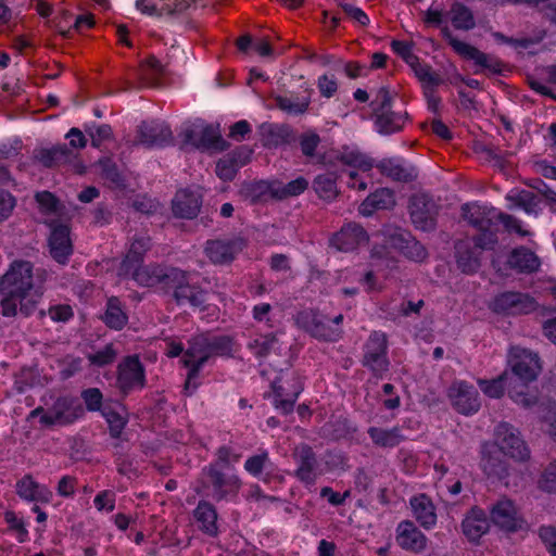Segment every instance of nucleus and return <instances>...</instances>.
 Segmentation results:
<instances>
[{"mask_svg":"<svg viewBox=\"0 0 556 556\" xmlns=\"http://www.w3.org/2000/svg\"><path fill=\"white\" fill-rule=\"evenodd\" d=\"M388 342L383 332H372L365 346L363 365L369 368L377 377H382L389 370V361L387 357Z\"/></svg>","mask_w":556,"mask_h":556,"instance_id":"nucleus-10","label":"nucleus"},{"mask_svg":"<svg viewBox=\"0 0 556 556\" xmlns=\"http://www.w3.org/2000/svg\"><path fill=\"white\" fill-rule=\"evenodd\" d=\"M441 34L453 50L463 59L473 61L475 64L493 74L501 73L502 63L493 55L486 54L476 47L457 39L447 26L441 28Z\"/></svg>","mask_w":556,"mask_h":556,"instance_id":"nucleus-8","label":"nucleus"},{"mask_svg":"<svg viewBox=\"0 0 556 556\" xmlns=\"http://www.w3.org/2000/svg\"><path fill=\"white\" fill-rule=\"evenodd\" d=\"M539 535L546 545L552 556H556V528L554 527H541Z\"/></svg>","mask_w":556,"mask_h":556,"instance_id":"nucleus-64","label":"nucleus"},{"mask_svg":"<svg viewBox=\"0 0 556 556\" xmlns=\"http://www.w3.org/2000/svg\"><path fill=\"white\" fill-rule=\"evenodd\" d=\"M184 142L201 150L224 151L228 148L218 129L212 125L195 123L184 131Z\"/></svg>","mask_w":556,"mask_h":556,"instance_id":"nucleus-11","label":"nucleus"},{"mask_svg":"<svg viewBox=\"0 0 556 556\" xmlns=\"http://www.w3.org/2000/svg\"><path fill=\"white\" fill-rule=\"evenodd\" d=\"M99 165L101 167L102 176L105 179L117 187L123 185V177L119 174L115 163H113L110 159H104L99 161Z\"/></svg>","mask_w":556,"mask_h":556,"instance_id":"nucleus-62","label":"nucleus"},{"mask_svg":"<svg viewBox=\"0 0 556 556\" xmlns=\"http://www.w3.org/2000/svg\"><path fill=\"white\" fill-rule=\"evenodd\" d=\"M136 264L130 270H132V278L141 286L153 287L156 285H163L169 288L172 279L169 276L172 271L178 270L176 267H163L161 265H144L137 266Z\"/></svg>","mask_w":556,"mask_h":556,"instance_id":"nucleus-22","label":"nucleus"},{"mask_svg":"<svg viewBox=\"0 0 556 556\" xmlns=\"http://www.w3.org/2000/svg\"><path fill=\"white\" fill-rule=\"evenodd\" d=\"M320 141V137L316 132L307 131L302 134L299 138L302 154L309 160L317 159V162H321V157L317 154V148Z\"/></svg>","mask_w":556,"mask_h":556,"instance_id":"nucleus-51","label":"nucleus"},{"mask_svg":"<svg viewBox=\"0 0 556 556\" xmlns=\"http://www.w3.org/2000/svg\"><path fill=\"white\" fill-rule=\"evenodd\" d=\"M395 205V197L392 190L380 188L370 193L359 205V213L370 216L378 210H389Z\"/></svg>","mask_w":556,"mask_h":556,"instance_id":"nucleus-33","label":"nucleus"},{"mask_svg":"<svg viewBox=\"0 0 556 556\" xmlns=\"http://www.w3.org/2000/svg\"><path fill=\"white\" fill-rule=\"evenodd\" d=\"M292 456L296 464L294 476L306 485H313L319 475L313 448L307 444H300L294 447Z\"/></svg>","mask_w":556,"mask_h":556,"instance_id":"nucleus-17","label":"nucleus"},{"mask_svg":"<svg viewBox=\"0 0 556 556\" xmlns=\"http://www.w3.org/2000/svg\"><path fill=\"white\" fill-rule=\"evenodd\" d=\"M2 316H16L20 312L24 317L31 315L40 302L43 290L34 289V267L28 261L16 260L12 262L2 275Z\"/></svg>","mask_w":556,"mask_h":556,"instance_id":"nucleus-1","label":"nucleus"},{"mask_svg":"<svg viewBox=\"0 0 556 556\" xmlns=\"http://www.w3.org/2000/svg\"><path fill=\"white\" fill-rule=\"evenodd\" d=\"M508 264L520 273H534L540 267L539 257L525 247L516 248L508 256Z\"/></svg>","mask_w":556,"mask_h":556,"instance_id":"nucleus-36","label":"nucleus"},{"mask_svg":"<svg viewBox=\"0 0 556 556\" xmlns=\"http://www.w3.org/2000/svg\"><path fill=\"white\" fill-rule=\"evenodd\" d=\"M248 349L256 356V357H265L271 352H276L279 350V341L276 334L267 333L256 336L248 343Z\"/></svg>","mask_w":556,"mask_h":556,"instance_id":"nucleus-44","label":"nucleus"},{"mask_svg":"<svg viewBox=\"0 0 556 556\" xmlns=\"http://www.w3.org/2000/svg\"><path fill=\"white\" fill-rule=\"evenodd\" d=\"M308 188V180L304 177H298L288 184L278 181L273 182L271 197L278 200H283L290 197H296L303 193Z\"/></svg>","mask_w":556,"mask_h":556,"instance_id":"nucleus-43","label":"nucleus"},{"mask_svg":"<svg viewBox=\"0 0 556 556\" xmlns=\"http://www.w3.org/2000/svg\"><path fill=\"white\" fill-rule=\"evenodd\" d=\"M338 160L344 165L358 168L363 172H369L372 166V160L357 150L344 148L338 155Z\"/></svg>","mask_w":556,"mask_h":556,"instance_id":"nucleus-45","label":"nucleus"},{"mask_svg":"<svg viewBox=\"0 0 556 556\" xmlns=\"http://www.w3.org/2000/svg\"><path fill=\"white\" fill-rule=\"evenodd\" d=\"M538 488L546 493H556V459L543 469L538 480Z\"/></svg>","mask_w":556,"mask_h":556,"instance_id":"nucleus-55","label":"nucleus"},{"mask_svg":"<svg viewBox=\"0 0 556 556\" xmlns=\"http://www.w3.org/2000/svg\"><path fill=\"white\" fill-rule=\"evenodd\" d=\"M338 4L350 18L357 22L359 25L366 26L369 23V17L362 9L354 7L346 0H338Z\"/></svg>","mask_w":556,"mask_h":556,"instance_id":"nucleus-63","label":"nucleus"},{"mask_svg":"<svg viewBox=\"0 0 556 556\" xmlns=\"http://www.w3.org/2000/svg\"><path fill=\"white\" fill-rule=\"evenodd\" d=\"M17 494L27 501L49 503L52 497V491L43 485L36 482L31 476H25L16 483Z\"/></svg>","mask_w":556,"mask_h":556,"instance_id":"nucleus-32","label":"nucleus"},{"mask_svg":"<svg viewBox=\"0 0 556 556\" xmlns=\"http://www.w3.org/2000/svg\"><path fill=\"white\" fill-rule=\"evenodd\" d=\"M4 519L8 523L7 532L12 534L18 542H25L28 536V531L23 519L13 511H7Z\"/></svg>","mask_w":556,"mask_h":556,"instance_id":"nucleus-54","label":"nucleus"},{"mask_svg":"<svg viewBox=\"0 0 556 556\" xmlns=\"http://www.w3.org/2000/svg\"><path fill=\"white\" fill-rule=\"evenodd\" d=\"M35 199L42 214L51 215L59 212V201L51 192H37Z\"/></svg>","mask_w":556,"mask_h":556,"instance_id":"nucleus-58","label":"nucleus"},{"mask_svg":"<svg viewBox=\"0 0 556 556\" xmlns=\"http://www.w3.org/2000/svg\"><path fill=\"white\" fill-rule=\"evenodd\" d=\"M102 320L108 327L115 330H121L127 324L128 317L117 298L109 299Z\"/></svg>","mask_w":556,"mask_h":556,"instance_id":"nucleus-41","label":"nucleus"},{"mask_svg":"<svg viewBox=\"0 0 556 556\" xmlns=\"http://www.w3.org/2000/svg\"><path fill=\"white\" fill-rule=\"evenodd\" d=\"M450 400L457 412L470 415L480 408L478 391L464 381L455 382L448 391Z\"/></svg>","mask_w":556,"mask_h":556,"instance_id":"nucleus-19","label":"nucleus"},{"mask_svg":"<svg viewBox=\"0 0 556 556\" xmlns=\"http://www.w3.org/2000/svg\"><path fill=\"white\" fill-rule=\"evenodd\" d=\"M401 254L414 262H422L426 260L428 253L425 247L418 242L413 236L408 240V244L404 247Z\"/></svg>","mask_w":556,"mask_h":556,"instance_id":"nucleus-61","label":"nucleus"},{"mask_svg":"<svg viewBox=\"0 0 556 556\" xmlns=\"http://www.w3.org/2000/svg\"><path fill=\"white\" fill-rule=\"evenodd\" d=\"M164 73V65L154 55H150L140 66L142 79L151 85L155 84Z\"/></svg>","mask_w":556,"mask_h":556,"instance_id":"nucleus-50","label":"nucleus"},{"mask_svg":"<svg viewBox=\"0 0 556 556\" xmlns=\"http://www.w3.org/2000/svg\"><path fill=\"white\" fill-rule=\"evenodd\" d=\"M453 26L459 30H471L476 27V21L471 10L460 2H454L448 11Z\"/></svg>","mask_w":556,"mask_h":556,"instance_id":"nucleus-42","label":"nucleus"},{"mask_svg":"<svg viewBox=\"0 0 556 556\" xmlns=\"http://www.w3.org/2000/svg\"><path fill=\"white\" fill-rule=\"evenodd\" d=\"M480 252L477 248H472L468 241H458L455 244V257L457 267L464 274H475L481 265Z\"/></svg>","mask_w":556,"mask_h":556,"instance_id":"nucleus-31","label":"nucleus"},{"mask_svg":"<svg viewBox=\"0 0 556 556\" xmlns=\"http://www.w3.org/2000/svg\"><path fill=\"white\" fill-rule=\"evenodd\" d=\"M85 415L80 401L72 396H62L54 401L51 407L43 409L37 407L30 412V417L40 416L45 426H67Z\"/></svg>","mask_w":556,"mask_h":556,"instance_id":"nucleus-4","label":"nucleus"},{"mask_svg":"<svg viewBox=\"0 0 556 556\" xmlns=\"http://www.w3.org/2000/svg\"><path fill=\"white\" fill-rule=\"evenodd\" d=\"M495 442L500 450L516 460H527L530 457V450L520 437L518 429L508 422H501L495 428Z\"/></svg>","mask_w":556,"mask_h":556,"instance_id":"nucleus-13","label":"nucleus"},{"mask_svg":"<svg viewBox=\"0 0 556 556\" xmlns=\"http://www.w3.org/2000/svg\"><path fill=\"white\" fill-rule=\"evenodd\" d=\"M491 211L477 203H466L462 206V216L472 227L478 230H486L490 228L492 222L489 216Z\"/></svg>","mask_w":556,"mask_h":556,"instance_id":"nucleus-38","label":"nucleus"},{"mask_svg":"<svg viewBox=\"0 0 556 556\" xmlns=\"http://www.w3.org/2000/svg\"><path fill=\"white\" fill-rule=\"evenodd\" d=\"M338 175L336 173H325L317 175L313 180V189L319 199L331 202L339 195L337 187Z\"/></svg>","mask_w":556,"mask_h":556,"instance_id":"nucleus-39","label":"nucleus"},{"mask_svg":"<svg viewBox=\"0 0 556 556\" xmlns=\"http://www.w3.org/2000/svg\"><path fill=\"white\" fill-rule=\"evenodd\" d=\"M306 317L305 329L313 337L325 341H334L340 337L341 330L339 327L330 325V318L328 316L312 312Z\"/></svg>","mask_w":556,"mask_h":556,"instance_id":"nucleus-28","label":"nucleus"},{"mask_svg":"<svg viewBox=\"0 0 556 556\" xmlns=\"http://www.w3.org/2000/svg\"><path fill=\"white\" fill-rule=\"evenodd\" d=\"M245 241L242 238L208 240L204 247V253L216 265L231 263L244 249Z\"/></svg>","mask_w":556,"mask_h":556,"instance_id":"nucleus-16","label":"nucleus"},{"mask_svg":"<svg viewBox=\"0 0 556 556\" xmlns=\"http://www.w3.org/2000/svg\"><path fill=\"white\" fill-rule=\"evenodd\" d=\"M491 522L505 532H517L527 528L526 520L516 504L502 497L490 507Z\"/></svg>","mask_w":556,"mask_h":556,"instance_id":"nucleus-9","label":"nucleus"},{"mask_svg":"<svg viewBox=\"0 0 556 556\" xmlns=\"http://www.w3.org/2000/svg\"><path fill=\"white\" fill-rule=\"evenodd\" d=\"M368 237L364 228L358 224H348L341 228L331 239V244L339 251L350 252L367 242Z\"/></svg>","mask_w":556,"mask_h":556,"instance_id":"nucleus-26","label":"nucleus"},{"mask_svg":"<svg viewBox=\"0 0 556 556\" xmlns=\"http://www.w3.org/2000/svg\"><path fill=\"white\" fill-rule=\"evenodd\" d=\"M201 207L200 195L189 190H179L172 202L176 217L192 219L198 216Z\"/></svg>","mask_w":556,"mask_h":556,"instance_id":"nucleus-29","label":"nucleus"},{"mask_svg":"<svg viewBox=\"0 0 556 556\" xmlns=\"http://www.w3.org/2000/svg\"><path fill=\"white\" fill-rule=\"evenodd\" d=\"M504 379H505V374H503L500 377H497L496 379H492V380L479 379L478 384H479L481 391L485 395L493 397V399H498L504 393Z\"/></svg>","mask_w":556,"mask_h":556,"instance_id":"nucleus-56","label":"nucleus"},{"mask_svg":"<svg viewBox=\"0 0 556 556\" xmlns=\"http://www.w3.org/2000/svg\"><path fill=\"white\" fill-rule=\"evenodd\" d=\"M274 404L277 409L283 414H290L294 404L303 390L302 381L299 377L293 376L288 381L276 380L273 383Z\"/></svg>","mask_w":556,"mask_h":556,"instance_id":"nucleus-18","label":"nucleus"},{"mask_svg":"<svg viewBox=\"0 0 556 556\" xmlns=\"http://www.w3.org/2000/svg\"><path fill=\"white\" fill-rule=\"evenodd\" d=\"M193 517L203 533L213 538L218 534L217 511L213 504L200 501L193 510Z\"/></svg>","mask_w":556,"mask_h":556,"instance_id":"nucleus-34","label":"nucleus"},{"mask_svg":"<svg viewBox=\"0 0 556 556\" xmlns=\"http://www.w3.org/2000/svg\"><path fill=\"white\" fill-rule=\"evenodd\" d=\"M172 141L173 132L164 122L142 123L139 127V142L147 147H164Z\"/></svg>","mask_w":556,"mask_h":556,"instance_id":"nucleus-25","label":"nucleus"},{"mask_svg":"<svg viewBox=\"0 0 556 556\" xmlns=\"http://www.w3.org/2000/svg\"><path fill=\"white\" fill-rule=\"evenodd\" d=\"M239 167L228 154L220 159L216 164V175L224 181H231L238 172Z\"/></svg>","mask_w":556,"mask_h":556,"instance_id":"nucleus-57","label":"nucleus"},{"mask_svg":"<svg viewBox=\"0 0 556 556\" xmlns=\"http://www.w3.org/2000/svg\"><path fill=\"white\" fill-rule=\"evenodd\" d=\"M409 214L413 224L421 230H432L435 227L438 205L428 194H415L410 199Z\"/></svg>","mask_w":556,"mask_h":556,"instance_id":"nucleus-14","label":"nucleus"},{"mask_svg":"<svg viewBox=\"0 0 556 556\" xmlns=\"http://www.w3.org/2000/svg\"><path fill=\"white\" fill-rule=\"evenodd\" d=\"M144 383V368L138 356L125 357L117 367L118 389L124 393H128L135 389L143 388Z\"/></svg>","mask_w":556,"mask_h":556,"instance_id":"nucleus-15","label":"nucleus"},{"mask_svg":"<svg viewBox=\"0 0 556 556\" xmlns=\"http://www.w3.org/2000/svg\"><path fill=\"white\" fill-rule=\"evenodd\" d=\"M7 3L12 4L10 8L8 4L2 3V34L4 33H21L22 25L20 22V8L24 7L27 0H5ZM28 46V42L24 39L22 34H17L13 40L12 47L18 51H22Z\"/></svg>","mask_w":556,"mask_h":556,"instance_id":"nucleus-21","label":"nucleus"},{"mask_svg":"<svg viewBox=\"0 0 556 556\" xmlns=\"http://www.w3.org/2000/svg\"><path fill=\"white\" fill-rule=\"evenodd\" d=\"M263 129V144L268 148H277L287 141L288 131L283 127L276 125H264Z\"/></svg>","mask_w":556,"mask_h":556,"instance_id":"nucleus-52","label":"nucleus"},{"mask_svg":"<svg viewBox=\"0 0 556 556\" xmlns=\"http://www.w3.org/2000/svg\"><path fill=\"white\" fill-rule=\"evenodd\" d=\"M410 507L414 517L425 529H431L437 523L435 506L426 494H419L410 498Z\"/></svg>","mask_w":556,"mask_h":556,"instance_id":"nucleus-30","label":"nucleus"},{"mask_svg":"<svg viewBox=\"0 0 556 556\" xmlns=\"http://www.w3.org/2000/svg\"><path fill=\"white\" fill-rule=\"evenodd\" d=\"M46 223L51 227V233L49 236L50 254L58 263L64 265L73 253L70 228L63 224L54 225L53 222Z\"/></svg>","mask_w":556,"mask_h":556,"instance_id":"nucleus-20","label":"nucleus"},{"mask_svg":"<svg viewBox=\"0 0 556 556\" xmlns=\"http://www.w3.org/2000/svg\"><path fill=\"white\" fill-rule=\"evenodd\" d=\"M117 354V350L112 343H110L104 345L102 349L88 353L86 357L90 365L103 367L112 364L116 359Z\"/></svg>","mask_w":556,"mask_h":556,"instance_id":"nucleus-49","label":"nucleus"},{"mask_svg":"<svg viewBox=\"0 0 556 556\" xmlns=\"http://www.w3.org/2000/svg\"><path fill=\"white\" fill-rule=\"evenodd\" d=\"M382 232L384 236L386 243L390 248L399 251L400 253L402 252L404 247L408 244V240H410L412 236V233L408 230L391 225L386 226Z\"/></svg>","mask_w":556,"mask_h":556,"instance_id":"nucleus-47","label":"nucleus"},{"mask_svg":"<svg viewBox=\"0 0 556 556\" xmlns=\"http://www.w3.org/2000/svg\"><path fill=\"white\" fill-rule=\"evenodd\" d=\"M375 116V125L381 135L401 131L408 119L406 110L394 103V97L386 87H381L370 103Z\"/></svg>","mask_w":556,"mask_h":556,"instance_id":"nucleus-3","label":"nucleus"},{"mask_svg":"<svg viewBox=\"0 0 556 556\" xmlns=\"http://www.w3.org/2000/svg\"><path fill=\"white\" fill-rule=\"evenodd\" d=\"M170 289H174L173 296L178 305L189 304L194 308L204 311L207 303V292L198 286L190 285V274L182 269L172 271Z\"/></svg>","mask_w":556,"mask_h":556,"instance_id":"nucleus-6","label":"nucleus"},{"mask_svg":"<svg viewBox=\"0 0 556 556\" xmlns=\"http://www.w3.org/2000/svg\"><path fill=\"white\" fill-rule=\"evenodd\" d=\"M396 542L403 549L420 553L427 547V536L410 520L397 525Z\"/></svg>","mask_w":556,"mask_h":556,"instance_id":"nucleus-24","label":"nucleus"},{"mask_svg":"<svg viewBox=\"0 0 556 556\" xmlns=\"http://www.w3.org/2000/svg\"><path fill=\"white\" fill-rule=\"evenodd\" d=\"M536 303L532 296L518 291H505L494 296L490 308L497 314L520 315L534 311Z\"/></svg>","mask_w":556,"mask_h":556,"instance_id":"nucleus-12","label":"nucleus"},{"mask_svg":"<svg viewBox=\"0 0 556 556\" xmlns=\"http://www.w3.org/2000/svg\"><path fill=\"white\" fill-rule=\"evenodd\" d=\"M269 463V455L267 451L250 456L244 463V469L252 476H258Z\"/></svg>","mask_w":556,"mask_h":556,"instance_id":"nucleus-59","label":"nucleus"},{"mask_svg":"<svg viewBox=\"0 0 556 556\" xmlns=\"http://www.w3.org/2000/svg\"><path fill=\"white\" fill-rule=\"evenodd\" d=\"M33 157L42 166L51 168L72 163L77 157V153L63 143L51 148H36L33 152Z\"/></svg>","mask_w":556,"mask_h":556,"instance_id":"nucleus-23","label":"nucleus"},{"mask_svg":"<svg viewBox=\"0 0 556 556\" xmlns=\"http://www.w3.org/2000/svg\"><path fill=\"white\" fill-rule=\"evenodd\" d=\"M312 92V89H306L305 96H276L274 99L275 104L278 109H280L281 111L289 115H302L306 113L308 110Z\"/></svg>","mask_w":556,"mask_h":556,"instance_id":"nucleus-35","label":"nucleus"},{"mask_svg":"<svg viewBox=\"0 0 556 556\" xmlns=\"http://www.w3.org/2000/svg\"><path fill=\"white\" fill-rule=\"evenodd\" d=\"M150 248V239L144 236L136 238L129 249L126 258L123 262V268L125 271L130 269L141 261L143 253Z\"/></svg>","mask_w":556,"mask_h":556,"instance_id":"nucleus-48","label":"nucleus"},{"mask_svg":"<svg viewBox=\"0 0 556 556\" xmlns=\"http://www.w3.org/2000/svg\"><path fill=\"white\" fill-rule=\"evenodd\" d=\"M380 173L396 181L408 182L417 177L416 169L413 166H404L397 160H382L378 165Z\"/></svg>","mask_w":556,"mask_h":556,"instance_id":"nucleus-37","label":"nucleus"},{"mask_svg":"<svg viewBox=\"0 0 556 556\" xmlns=\"http://www.w3.org/2000/svg\"><path fill=\"white\" fill-rule=\"evenodd\" d=\"M507 199L528 214L538 213L539 200L533 192L522 190L514 195H508Z\"/></svg>","mask_w":556,"mask_h":556,"instance_id":"nucleus-53","label":"nucleus"},{"mask_svg":"<svg viewBox=\"0 0 556 556\" xmlns=\"http://www.w3.org/2000/svg\"><path fill=\"white\" fill-rule=\"evenodd\" d=\"M202 486L212 489L213 500L219 502L235 497L241 488V480L235 473L225 472L218 465H208L202 469Z\"/></svg>","mask_w":556,"mask_h":556,"instance_id":"nucleus-5","label":"nucleus"},{"mask_svg":"<svg viewBox=\"0 0 556 556\" xmlns=\"http://www.w3.org/2000/svg\"><path fill=\"white\" fill-rule=\"evenodd\" d=\"M232 352V340L227 336H212L200 333L188 341V348L182 356V362L189 368L185 391L191 394L195 388L194 381L202 366L214 356H227Z\"/></svg>","mask_w":556,"mask_h":556,"instance_id":"nucleus-2","label":"nucleus"},{"mask_svg":"<svg viewBox=\"0 0 556 556\" xmlns=\"http://www.w3.org/2000/svg\"><path fill=\"white\" fill-rule=\"evenodd\" d=\"M86 131L91 137V144L94 148H99L112 137V128L108 124L88 126Z\"/></svg>","mask_w":556,"mask_h":556,"instance_id":"nucleus-60","label":"nucleus"},{"mask_svg":"<svg viewBox=\"0 0 556 556\" xmlns=\"http://www.w3.org/2000/svg\"><path fill=\"white\" fill-rule=\"evenodd\" d=\"M498 452H496V455L484 453L481 460V466L483 471L489 477L502 480L507 477L508 469L506 463L498 457Z\"/></svg>","mask_w":556,"mask_h":556,"instance_id":"nucleus-46","label":"nucleus"},{"mask_svg":"<svg viewBox=\"0 0 556 556\" xmlns=\"http://www.w3.org/2000/svg\"><path fill=\"white\" fill-rule=\"evenodd\" d=\"M367 432L371 441L380 447H395L404 440V435L397 427L392 429L370 427Z\"/></svg>","mask_w":556,"mask_h":556,"instance_id":"nucleus-40","label":"nucleus"},{"mask_svg":"<svg viewBox=\"0 0 556 556\" xmlns=\"http://www.w3.org/2000/svg\"><path fill=\"white\" fill-rule=\"evenodd\" d=\"M508 364L523 387L536 380L542 370L539 355L520 346H513L509 350Z\"/></svg>","mask_w":556,"mask_h":556,"instance_id":"nucleus-7","label":"nucleus"},{"mask_svg":"<svg viewBox=\"0 0 556 556\" xmlns=\"http://www.w3.org/2000/svg\"><path fill=\"white\" fill-rule=\"evenodd\" d=\"M490 521L483 509L475 506L464 517L462 530L471 542H477L490 529Z\"/></svg>","mask_w":556,"mask_h":556,"instance_id":"nucleus-27","label":"nucleus"}]
</instances>
